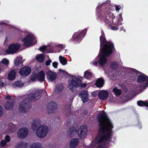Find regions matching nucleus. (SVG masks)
I'll use <instances>...</instances> for the list:
<instances>
[{"label":"nucleus","mask_w":148,"mask_h":148,"mask_svg":"<svg viewBox=\"0 0 148 148\" xmlns=\"http://www.w3.org/2000/svg\"><path fill=\"white\" fill-rule=\"evenodd\" d=\"M98 121L99 122V132L95 141L92 142L89 147L92 148L97 143H100L97 148H103V145L100 143L109 140L111 137L112 129L113 128V124L106 113L103 111L99 114Z\"/></svg>","instance_id":"obj_1"},{"label":"nucleus","mask_w":148,"mask_h":148,"mask_svg":"<svg viewBox=\"0 0 148 148\" xmlns=\"http://www.w3.org/2000/svg\"><path fill=\"white\" fill-rule=\"evenodd\" d=\"M100 37L101 49L99 56L94 61H92L91 64L92 65L97 66L98 61L101 66L104 65L106 62V57L109 56L112 53L114 47L113 44L111 42H106V40L103 36Z\"/></svg>","instance_id":"obj_2"},{"label":"nucleus","mask_w":148,"mask_h":148,"mask_svg":"<svg viewBox=\"0 0 148 148\" xmlns=\"http://www.w3.org/2000/svg\"><path fill=\"white\" fill-rule=\"evenodd\" d=\"M21 34H25V37L23 39L24 45L27 47L35 43L36 40L32 34L27 32H22Z\"/></svg>","instance_id":"obj_3"},{"label":"nucleus","mask_w":148,"mask_h":148,"mask_svg":"<svg viewBox=\"0 0 148 148\" xmlns=\"http://www.w3.org/2000/svg\"><path fill=\"white\" fill-rule=\"evenodd\" d=\"M48 128L46 125H42L39 127L36 130V136L40 138H43L47 134Z\"/></svg>","instance_id":"obj_4"},{"label":"nucleus","mask_w":148,"mask_h":148,"mask_svg":"<svg viewBox=\"0 0 148 148\" xmlns=\"http://www.w3.org/2000/svg\"><path fill=\"white\" fill-rule=\"evenodd\" d=\"M20 46L19 43H13L10 45L6 50V52L8 54H13L17 51Z\"/></svg>","instance_id":"obj_5"},{"label":"nucleus","mask_w":148,"mask_h":148,"mask_svg":"<svg viewBox=\"0 0 148 148\" xmlns=\"http://www.w3.org/2000/svg\"><path fill=\"white\" fill-rule=\"evenodd\" d=\"M30 107L28 101L27 99H25L20 103L19 109L20 112H26L29 110Z\"/></svg>","instance_id":"obj_6"},{"label":"nucleus","mask_w":148,"mask_h":148,"mask_svg":"<svg viewBox=\"0 0 148 148\" xmlns=\"http://www.w3.org/2000/svg\"><path fill=\"white\" fill-rule=\"evenodd\" d=\"M41 91L40 90L37 89L33 90L29 94L27 95L28 99L31 100L36 101L40 97Z\"/></svg>","instance_id":"obj_7"},{"label":"nucleus","mask_w":148,"mask_h":148,"mask_svg":"<svg viewBox=\"0 0 148 148\" xmlns=\"http://www.w3.org/2000/svg\"><path fill=\"white\" fill-rule=\"evenodd\" d=\"M81 81L79 78L73 77L69 82V88L72 90L73 87H77L81 85Z\"/></svg>","instance_id":"obj_8"},{"label":"nucleus","mask_w":148,"mask_h":148,"mask_svg":"<svg viewBox=\"0 0 148 148\" xmlns=\"http://www.w3.org/2000/svg\"><path fill=\"white\" fill-rule=\"evenodd\" d=\"M29 130L28 129L25 127L20 129L17 133L18 137L20 139L25 138L28 135Z\"/></svg>","instance_id":"obj_9"},{"label":"nucleus","mask_w":148,"mask_h":148,"mask_svg":"<svg viewBox=\"0 0 148 148\" xmlns=\"http://www.w3.org/2000/svg\"><path fill=\"white\" fill-rule=\"evenodd\" d=\"M87 132V128L86 126H81L77 131L78 135L81 139L84 138L86 136Z\"/></svg>","instance_id":"obj_10"},{"label":"nucleus","mask_w":148,"mask_h":148,"mask_svg":"<svg viewBox=\"0 0 148 148\" xmlns=\"http://www.w3.org/2000/svg\"><path fill=\"white\" fill-rule=\"evenodd\" d=\"M57 74L51 71H49L46 73V78L47 80L50 82H52L56 79Z\"/></svg>","instance_id":"obj_11"},{"label":"nucleus","mask_w":148,"mask_h":148,"mask_svg":"<svg viewBox=\"0 0 148 148\" xmlns=\"http://www.w3.org/2000/svg\"><path fill=\"white\" fill-rule=\"evenodd\" d=\"M137 81L140 83L145 82V84L143 86L144 88L148 86V77L144 75H139L137 78Z\"/></svg>","instance_id":"obj_12"},{"label":"nucleus","mask_w":148,"mask_h":148,"mask_svg":"<svg viewBox=\"0 0 148 148\" xmlns=\"http://www.w3.org/2000/svg\"><path fill=\"white\" fill-rule=\"evenodd\" d=\"M79 96L83 102H86L89 100V95L87 91H84L81 92L79 95Z\"/></svg>","instance_id":"obj_13"},{"label":"nucleus","mask_w":148,"mask_h":148,"mask_svg":"<svg viewBox=\"0 0 148 148\" xmlns=\"http://www.w3.org/2000/svg\"><path fill=\"white\" fill-rule=\"evenodd\" d=\"M31 71V69L29 67H25L20 70L19 73L21 76H25L29 75Z\"/></svg>","instance_id":"obj_14"},{"label":"nucleus","mask_w":148,"mask_h":148,"mask_svg":"<svg viewBox=\"0 0 148 148\" xmlns=\"http://www.w3.org/2000/svg\"><path fill=\"white\" fill-rule=\"evenodd\" d=\"M57 108L56 104L55 102H50L48 105L47 112L49 114L53 113Z\"/></svg>","instance_id":"obj_15"},{"label":"nucleus","mask_w":148,"mask_h":148,"mask_svg":"<svg viewBox=\"0 0 148 148\" xmlns=\"http://www.w3.org/2000/svg\"><path fill=\"white\" fill-rule=\"evenodd\" d=\"M109 95L108 92L105 90L100 91L98 93V97L99 99L102 100H106Z\"/></svg>","instance_id":"obj_16"},{"label":"nucleus","mask_w":148,"mask_h":148,"mask_svg":"<svg viewBox=\"0 0 148 148\" xmlns=\"http://www.w3.org/2000/svg\"><path fill=\"white\" fill-rule=\"evenodd\" d=\"M79 143V141L77 138H73L71 140L69 146L71 148H75L77 146Z\"/></svg>","instance_id":"obj_17"},{"label":"nucleus","mask_w":148,"mask_h":148,"mask_svg":"<svg viewBox=\"0 0 148 148\" xmlns=\"http://www.w3.org/2000/svg\"><path fill=\"white\" fill-rule=\"evenodd\" d=\"M14 105V102L13 100H8V102L5 105V108L7 110H11L12 108Z\"/></svg>","instance_id":"obj_18"},{"label":"nucleus","mask_w":148,"mask_h":148,"mask_svg":"<svg viewBox=\"0 0 148 148\" xmlns=\"http://www.w3.org/2000/svg\"><path fill=\"white\" fill-rule=\"evenodd\" d=\"M16 72L14 70H12L10 71L8 75V78L10 81L13 80L15 78Z\"/></svg>","instance_id":"obj_19"},{"label":"nucleus","mask_w":148,"mask_h":148,"mask_svg":"<svg viewBox=\"0 0 148 148\" xmlns=\"http://www.w3.org/2000/svg\"><path fill=\"white\" fill-rule=\"evenodd\" d=\"M86 33V30H83L81 32H78L74 33L73 35V37L74 39L80 38L82 35V34H85Z\"/></svg>","instance_id":"obj_20"},{"label":"nucleus","mask_w":148,"mask_h":148,"mask_svg":"<svg viewBox=\"0 0 148 148\" xmlns=\"http://www.w3.org/2000/svg\"><path fill=\"white\" fill-rule=\"evenodd\" d=\"M45 79V74L42 71L37 75V80L40 82H42L44 81Z\"/></svg>","instance_id":"obj_21"},{"label":"nucleus","mask_w":148,"mask_h":148,"mask_svg":"<svg viewBox=\"0 0 148 148\" xmlns=\"http://www.w3.org/2000/svg\"><path fill=\"white\" fill-rule=\"evenodd\" d=\"M104 82V80L102 79L99 78L97 79L95 84L97 87L100 88L103 86Z\"/></svg>","instance_id":"obj_22"},{"label":"nucleus","mask_w":148,"mask_h":148,"mask_svg":"<svg viewBox=\"0 0 148 148\" xmlns=\"http://www.w3.org/2000/svg\"><path fill=\"white\" fill-rule=\"evenodd\" d=\"M77 132V130L75 127L72 126L69 128L68 132V136H71L74 135Z\"/></svg>","instance_id":"obj_23"},{"label":"nucleus","mask_w":148,"mask_h":148,"mask_svg":"<svg viewBox=\"0 0 148 148\" xmlns=\"http://www.w3.org/2000/svg\"><path fill=\"white\" fill-rule=\"evenodd\" d=\"M28 145V143L21 141L18 144L17 147L18 148H26Z\"/></svg>","instance_id":"obj_24"},{"label":"nucleus","mask_w":148,"mask_h":148,"mask_svg":"<svg viewBox=\"0 0 148 148\" xmlns=\"http://www.w3.org/2000/svg\"><path fill=\"white\" fill-rule=\"evenodd\" d=\"M9 63V60L5 58L3 59L0 62V64H1V65L5 67V69L8 66Z\"/></svg>","instance_id":"obj_25"},{"label":"nucleus","mask_w":148,"mask_h":148,"mask_svg":"<svg viewBox=\"0 0 148 148\" xmlns=\"http://www.w3.org/2000/svg\"><path fill=\"white\" fill-rule=\"evenodd\" d=\"M59 58L60 62L62 65H65L67 64V60L65 58L60 56Z\"/></svg>","instance_id":"obj_26"},{"label":"nucleus","mask_w":148,"mask_h":148,"mask_svg":"<svg viewBox=\"0 0 148 148\" xmlns=\"http://www.w3.org/2000/svg\"><path fill=\"white\" fill-rule=\"evenodd\" d=\"M30 148H42L40 143L38 142H35L32 144L30 146Z\"/></svg>","instance_id":"obj_27"},{"label":"nucleus","mask_w":148,"mask_h":148,"mask_svg":"<svg viewBox=\"0 0 148 148\" xmlns=\"http://www.w3.org/2000/svg\"><path fill=\"white\" fill-rule=\"evenodd\" d=\"M22 60V58L21 57H18L14 60V65L16 66H18L21 63Z\"/></svg>","instance_id":"obj_28"},{"label":"nucleus","mask_w":148,"mask_h":148,"mask_svg":"<svg viewBox=\"0 0 148 148\" xmlns=\"http://www.w3.org/2000/svg\"><path fill=\"white\" fill-rule=\"evenodd\" d=\"M63 86L62 84L58 85L56 87L55 91L56 93H59L63 91Z\"/></svg>","instance_id":"obj_29"},{"label":"nucleus","mask_w":148,"mask_h":148,"mask_svg":"<svg viewBox=\"0 0 148 148\" xmlns=\"http://www.w3.org/2000/svg\"><path fill=\"white\" fill-rule=\"evenodd\" d=\"M40 122V120L38 118H36L34 120L32 123V126L33 127H36L38 126Z\"/></svg>","instance_id":"obj_30"},{"label":"nucleus","mask_w":148,"mask_h":148,"mask_svg":"<svg viewBox=\"0 0 148 148\" xmlns=\"http://www.w3.org/2000/svg\"><path fill=\"white\" fill-rule=\"evenodd\" d=\"M36 59L38 62H42L45 59V56L42 54L37 55L36 56Z\"/></svg>","instance_id":"obj_31"},{"label":"nucleus","mask_w":148,"mask_h":148,"mask_svg":"<svg viewBox=\"0 0 148 148\" xmlns=\"http://www.w3.org/2000/svg\"><path fill=\"white\" fill-rule=\"evenodd\" d=\"M24 84L21 81H17L14 83L13 84L14 87H22L23 86Z\"/></svg>","instance_id":"obj_32"},{"label":"nucleus","mask_w":148,"mask_h":148,"mask_svg":"<svg viewBox=\"0 0 148 148\" xmlns=\"http://www.w3.org/2000/svg\"><path fill=\"white\" fill-rule=\"evenodd\" d=\"M137 104L139 106H145L148 107V102L146 101H145L141 100L138 101L137 102Z\"/></svg>","instance_id":"obj_33"},{"label":"nucleus","mask_w":148,"mask_h":148,"mask_svg":"<svg viewBox=\"0 0 148 148\" xmlns=\"http://www.w3.org/2000/svg\"><path fill=\"white\" fill-rule=\"evenodd\" d=\"M92 73L88 70L86 71L84 73V76L87 79H90L92 77Z\"/></svg>","instance_id":"obj_34"},{"label":"nucleus","mask_w":148,"mask_h":148,"mask_svg":"<svg viewBox=\"0 0 148 148\" xmlns=\"http://www.w3.org/2000/svg\"><path fill=\"white\" fill-rule=\"evenodd\" d=\"M74 121L73 119H69L66 122L67 125L68 127L71 126L72 127L74 125Z\"/></svg>","instance_id":"obj_35"},{"label":"nucleus","mask_w":148,"mask_h":148,"mask_svg":"<svg viewBox=\"0 0 148 148\" xmlns=\"http://www.w3.org/2000/svg\"><path fill=\"white\" fill-rule=\"evenodd\" d=\"M113 91L116 95H120L121 93V90L116 88H114L113 89Z\"/></svg>","instance_id":"obj_36"},{"label":"nucleus","mask_w":148,"mask_h":148,"mask_svg":"<svg viewBox=\"0 0 148 148\" xmlns=\"http://www.w3.org/2000/svg\"><path fill=\"white\" fill-rule=\"evenodd\" d=\"M30 79L33 81H35L37 80V75L33 73L31 76Z\"/></svg>","instance_id":"obj_37"},{"label":"nucleus","mask_w":148,"mask_h":148,"mask_svg":"<svg viewBox=\"0 0 148 148\" xmlns=\"http://www.w3.org/2000/svg\"><path fill=\"white\" fill-rule=\"evenodd\" d=\"M16 127V125L13 123H10L8 127V129L9 131L13 130Z\"/></svg>","instance_id":"obj_38"},{"label":"nucleus","mask_w":148,"mask_h":148,"mask_svg":"<svg viewBox=\"0 0 148 148\" xmlns=\"http://www.w3.org/2000/svg\"><path fill=\"white\" fill-rule=\"evenodd\" d=\"M119 19L117 21V22H115V24L117 26L121 24V22L122 21V18H121V16H119Z\"/></svg>","instance_id":"obj_39"},{"label":"nucleus","mask_w":148,"mask_h":148,"mask_svg":"<svg viewBox=\"0 0 148 148\" xmlns=\"http://www.w3.org/2000/svg\"><path fill=\"white\" fill-rule=\"evenodd\" d=\"M4 140L7 143H8L10 141V137L8 135H6Z\"/></svg>","instance_id":"obj_40"},{"label":"nucleus","mask_w":148,"mask_h":148,"mask_svg":"<svg viewBox=\"0 0 148 148\" xmlns=\"http://www.w3.org/2000/svg\"><path fill=\"white\" fill-rule=\"evenodd\" d=\"M7 143L4 140H2L1 142V147H3L6 145Z\"/></svg>","instance_id":"obj_41"},{"label":"nucleus","mask_w":148,"mask_h":148,"mask_svg":"<svg viewBox=\"0 0 148 148\" xmlns=\"http://www.w3.org/2000/svg\"><path fill=\"white\" fill-rule=\"evenodd\" d=\"M58 63L56 62H54L52 63L53 66L55 68H57Z\"/></svg>","instance_id":"obj_42"},{"label":"nucleus","mask_w":148,"mask_h":148,"mask_svg":"<svg viewBox=\"0 0 148 148\" xmlns=\"http://www.w3.org/2000/svg\"><path fill=\"white\" fill-rule=\"evenodd\" d=\"M46 49V47L45 46H43L40 47L39 48L40 50L42 52L44 51Z\"/></svg>","instance_id":"obj_43"},{"label":"nucleus","mask_w":148,"mask_h":148,"mask_svg":"<svg viewBox=\"0 0 148 148\" xmlns=\"http://www.w3.org/2000/svg\"><path fill=\"white\" fill-rule=\"evenodd\" d=\"M3 114V110L2 107L0 106V117H1Z\"/></svg>","instance_id":"obj_44"},{"label":"nucleus","mask_w":148,"mask_h":148,"mask_svg":"<svg viewBox=\"0 0 148 148\" xmlns=\"http://www.w3.org/2000/svg\"><path fill=\"white\" fill-rule=\"evenodd\" d=\"M51 60L50 59H49L48 60L46 61V62L45 64L47 66H49L50 65V63H51Z\"/></svg>","instance_id":"obj_45"},{"label":"nucleus","mask_w":148,"mask_h":148,"mask_svg":"<svg viewBox=\"0 0 148 148\" xmlns=\"http://www.w3.org/2000/svg\"><path fill=\"white\" fill-rule=\"evenodd\" d=\"M5 69V67L1 65V64H0V72L3 71Z\"/></svg>","instance_id":"obj_46"},{"label":"nucleus","mask_w":148,"mask_h":148,"mask_svg":"<svg viewBox=\"0 0 148 148\" xmlns=\"http://www.w3.org/2000/svg\"><path fill=\"white\" fill-rule=\"evenodd\" d=\"M114 68L116 67L118 65V63L116 62H113L111 65Z\"/></svg>","instance_id":"obj_47"},{"label":"nucleus","mask_w":148,"mask_h":148,"mask_svg":"<svg viewBox=\"0 0 148 148\" xmlns=\"http://www.w3.org/2000/svg\"><path fill=\"white\" fill-rule=\"evenodd\" d=\"M56 46L61 48H64L65 47V46L62 44L58 45H56Z\"/></svg>","instance_id":"obj_48"},{"label":"nucleus","mask_w":148,"mask_h":148,"mask_svg":"<svg viewBox=\"0 0 148 148\" xmlns=\"http://www.w3.org/2000/svg\"><path fill=\"white\" fill-rule=\"evenodd\" d=\"M97 92L96 91L93 92L91 93V95L92 97H95L97 95Z\"/></svg>","instance_id":"obj_49"},{"label":"nucleus","mask_w":148,"mask_h":148,"mask_svg":"<svg viewBox=\"0 0 148 148\" xmlns=\"http://www.w3.org/2000/svg\"><path fill=\"white\" fill-rule=\"evenodd\" d=\"M4 86V83L1 81L0 82V88L2 87H3Z\"/></svg>","instance_id":"obj_50"},{"label":"nucleus","mask_w":148,"mask_h":148,"mask_svg":"<svg viewBox=\"0 0 148 148\" xmlns=\"http://www.w3.org/2000/svg\"><path fill=\"white\" fill-rule=\"evenodd\" d=\"M117 27H115L114 26H112L111 27V29L112 30H117L118 29V28H117Z\"/></svg>","instance_id":"obj_51"},{"label":"nucleus","mask_w":148,"mask_h":148,"mask_svg":"<svg viewBox=\"0 0 148 148\" xmlns=\"http://www.w3.org/2000/svg\"><path fill=\"white\" fill-rule=\"evenodd\" d=\"M115 7L116 11H119L120 10V8L118 6L116 5Z\"/></svg>","instance_id":"obj_52"},{"label":"nucleus","mask_w":148,"mask_h":148,"mask_svg":"<svg viewBox=\"0 0 148 148\" xmlns=\"http://www.w3.org/2000/svg\"><path fill=\"white\" fill-rule=\"evenodd\" d=\"M11 97L10 95H8L5 97V99H9V100H13V99H11Z\"/></svg>","instance_id":"obj_53"},{"label":"nucleus","mask_w":148,"mask_h":148,"mask_svg":"<svg viewBox=\"0 0 148 148\" xmlns=\"http://www.w3.org/2000/svg\"><path fill=\"white\" fill-rule=\"evenodd\" d=\"M86 84H83L82 85V86L83 87H84V88L85 87H86Z\"/></svg>","instance_id":"obj_54"},{"label":"nucleus","mask_w":148,"mask_h":148,"mask_svg":"<svg viewBox=\"0 0 148 148\" xmlns=\"http://www.w3.org/2000/svg\"><path fill=\"white\" fill-rule=\"evenodd\" d=\"M99 8V7H97V8H96V10H97Z\"/></svg>","instance_id":"obj_55"},{"label":"nucleus","mask_w":148,"mask_h":148,"mask_svg":"<svg viewBox=\"0 0 148 148\" xmlns=\"http://www.w3.org/2000/svg\"><path fill=\"white\" fill-rule=\"evenodd\" d=\"M113 22H115V20H113Z\"/></svg>","instance_id":"obj_56"},{"label":"nucleus","mask_w":148,"mask_h":148,"mask_svg":"<svg viewBox=\"0 0 148 148\" xmlns=\"http://www.w3.org/2000/svg\"><path fill=\"white\" fill-rule=\"evenodd\" d=\"M44 91H45V92H46V90H45Z\"/></svg>","instance_id":"obj_57"}]
</instances>
